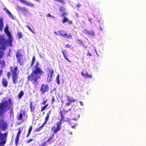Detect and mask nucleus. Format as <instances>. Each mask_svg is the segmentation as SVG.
<instances>
[{"instance_id": "obj_1", "label": "nucleus", "mask_w": 146, "mask_h": 146, "mask_svg": "<svg viewBox=\"0 0 146 146\" xmlns=\"http://www.w3.org/2000/svg\"><path fill=\"white\" fill-rule=\"evenodd\" d=\"M5 98H3V101L0 103V129L5 131L7 128L8 125L7 122L4 119V114L9 110L12 111L13 109V102L11 98L8 100H4Z\"/></svg>"}, {"instance_id": "obj_2", "label": "nucleus", "mask_w": 146, "mask_h": 146, "mask_svg": "<svg viewBox=\"0 0 146 146\" xmlns=\"http://www.w3.org/2000/svg\"><path fill=\"white\" fill-rule=\"evenodd\" d=\"M39 63L38 62H36L31 73L27 77L28 80L35 86L38 85V79H41L42 75L44 73V72L39 66Z\"/></svg>"}, {"instance_id": "obj_3", "label": "nucleus", "mask_w": 146, "mask_h": 146, "mask_svg": "<svg viewBox=\"0 0 146 146\" xmlns=\"http://www.w3.org/2000/svg\"><path fill=\"white\" fill-rule=\"evenodd\" d=\"M18 68L17 66H11L10 72L12 74V78L13 83L16 84L18 82V76L19 72L17 73Z\"/></svg>"}, {"instance_id": "obj_4", "label": "nucleus", "mask_w": 146, "mask_h": 146, "mask_svg": "<svg viewBox=\"0 0 146 146\" xmlns=\"http://www.w3.org/2000/svg\"><path fill=\"white\" fill-rule=\"evenodd\" d=\"M8 132L2 133L0 131V146H4L7 141Z\"/></svg>"}, {"instance_id": "obj_5", "label": "nucleus", "mask_w": 146, "mask_h": 146, "mask_svg": "<svg viewBox=\"0 0 146 146\" xmlns=\"http://www.w3.org/2000/svg\"><path fill=\"white\" fill-rule=\"evenodd\" d=\"M8 40L2 36H0V49L1 50H5L7 45Z\"/></svg>"}, {"instance_id": "obj_6", "label": "nucleus", "mask_w": 146, "mask_h": 146, "mask_svg": "<svg viewBox=\"0 0 146 146\" xmlns=\"http://www.w3.org/2000/svg\"><path fill=\"white\" fill-rule=\"evenodd\" d=\"M16 57L17 58V62H18L20 66L23 65V55L22 54V52L20 50H17L16 54Z\"/></svg>"}, {"instance_id": "obj_7", "label": "nucleus", "mask_w": 146, "mask_h": 146, "mask_svg": "<svg viewBox=\"0 0 146 146\" xmlns=\"http://www.w3.org/2000/svg\"><path fill=\"white\" fill-rule=\"evenodd\" d=\"M61 125L60 122H57L56 124L54 125L51 128V131L53 133H56L60 131Z\"/></svg>"}, {"instance_id": "obj_8", "label": "nucleus", "mask_w": 146, "mask_h": 146, "mask_svg": "<svg viewBox=\"0 0 146 146\" xmlns=\"http://www.w3.org/2000/svg\"><path fill=\"white\" fill-rule=\"evenodd\" d=\"M58 33L59 36L68 39H71L72 36L71 34H68L67 32L65 30H61L58 31Z\"/></svg>"}, {"instance_id": "obj_9", "label": "nucleus", "mask_w": 146, "mask_h": 146, "mask_svg": "<svg viewBox=\"0 0 146 146\" xmlns=\"http://www.w3.org/2000/svg\"><path fill=\"white\" fill-rule=\"evenodd\" d=\"M49 90V87L48 85L42 84L40 87V90L41 92V94L43 95L48 92Z\"/></svg>"}, {"instance_id": "obj_10", "label": "nucleus", "mask_w": 146, "mask_h": 146, "mask_svg": "<svg viewBox=\"0 0 146 146\" xmlns=\"http://www.w3.org/2000/svg\"><path fill=\"white\" fill-rule=\"evenodd\" d=\"M48 73L47 76V80L48 82H50L52 79V74L54 72L52 69L50 70L48 69Z\"/></svg>"}, {"instance_id": "obj_11", "label": "nucleus", "mask_w": 146, "mask_h": 146, "mask_svg": "<svg viewBox=\"0 0 146 146\" xmlns=\"http://www.w3.org/2000/svg\"><path fill=\"white\" fill-rule=\"evenodd\" d=\"M18 132L17 133L16 136L15 140V144L16 146H17L19 141V137L21 134L22 130L20 128H18Z\"/></svg>"}, {"instance_id": "obj_12", "label": "nucleus", "mask_w": 146, "mask_h": 146, "mask_svg": "<svg viewBox=\"0 0 146 146\" xmlns=\"http://www.w3.org/2000/svg\"><path fill=\"white\" fill-rule=\"evenodd\" d=\"M19 1L24 4L28 6L31 7H33L34 6V4L32 3L31 2H29L25 0H19Z\"/></svg>"}, {"instance_id": "obj_13", "label": "nucleus", "mask_w": 146, "mask_h": 146, "mask_svg": "<svg viewBox=\"0 0 146 146\" xmlns=\"http://www.w3.org/2000/svg\"><path fill=\"white\" fill-rule=\"evenodd\" d=\"M1 83L3 87H7L8 85V81L7 79L5 77H3L2 79Z\"/></svg>"}, {"instance_id": "obj_14", "label": "nucleus", "mask_w": 146, "mask_h": 146, "mask_svg": "<svg viewBox=\"0 0 146 146\" xmlns=\"http://www.w3.org/2000/svg\"><path fill=\"white\" fill-rule=\"evenodd\" d=\"M60 119L59 121L58 122H60L62 124V123L63 122H66V120L64 119V114L61 110L60 111Z\"/></svg>"}, {"instance_id": "obj_15", "label": "nucleus", "mask_w": 146, "mask_h": 146, "mask_svg": "<svg viewBox=\"0 0 146 146\" xmlns=\"http://www.w3.org/2000/svg\"><path fill=\"white\" fill-rule=\"evenodd\" d=\"M60 119L59 121L58 122H60L62 124V123L63 122H66V120L64 119V114L61 110L60 111Z\"/></svg>"}, {"instance_id": "obj_16", "label": "nucleus", "mask_w": 146, "mask_h": 146, "mask_svg": "<svg viewBox=\"0 0 146 146\" xmlns=\"http://www.w3.org/2000/svg\"><path fill=\"white\" fill-rule=\"evenodd\" d=\"M23 114L24 115L25 113L23 112V113H21L19 114L18 113L17 114V119L18 120H22L23 121H25V120H23L22 119V118L23 117Z\"/></svg>"}, {"instance_id": "obj_17", "label": "nucleus", "mask_w": 146, "mask_h": 146, "mask_svg": "<svg viewBox=\"0 0 146 146\" xmlns=\"http://www.w3.org/2000/svg\"><path fill=\"white\" fill-rule=\"evenodd\" d=\"M85 33L88 35H90L94 36L95 35L94 31L93 30L89 31L85 30Z\"/></svg>"}, {"instance_id": "obj_18", "label": "nucleus", "mask_w": 146, "mask_h": 146, "mask_svg": "<svg viewBox=\"0 0 146 146\" xmlns=\"http://www.w3.org/2000/svg\"><path fill=\"white\" fill-rule=\"evenodd\" d=\"M81 75L84 77L86 78H92V75H89L88 74V72H86L85 74L84 72L83 71H82L81 72Z\"/></svg>"}, {"instance_id": "obj_19", "label": "nucleus", "mask_w": 146, "mask_h": 146, "mask_svg": "<svg viewBox=\"0 0 146 146\" xmlns=\"http://www.w3.org/2000/svg\"><path fill=\"white\" fill-rule=\"evenodd\" d=\"M35 104L33 102H31L30 104V108L31 112H33L35 108Z\"/></svg>"}, {"instance_id": "obj_20", "label": "nucleus", "mask_w": 146, "mask_h": 146, "mask_svg": "<svg viewBox=\"0 0 146 146\" xmlns=\"http://www.w3.org/2000/svg\"><path fill=\"white\" fill-rule=\"evenodd\" d=\"M66 22H67L69 24H71L72 23L71 21L69 20L68 18L66 17H64L63 19L62 20V22L63 23H64Z\"/></svg>"}, {"instance_id": "obj_21", "label": "nucleus", "mask_w": 146, "mask_h": 146, "mask_svg": "<svg viewBox=\"0 0 146 146\" xmlns=\"http://www.w3.org/2000/svg\"><path fill=\"white\" fill-rule=\"evenodd\" d=\"M3 10L4 11L6 12L10 17L12 18V19H14L13 16L12 15L11 13L10 12V11L8 10L6 8H4L3 9Z\"/></svg>"}, {"instance_id": "obj_22", "label": "nucleus", "mask_w": 146, "mask_h": 146, "mask_svg": "<svg viewBox=\"0 0 146 146\" xmlns=\"http://www.w3.org/2000/svg\"><path fill=\"white\" fill-rule=\"evenodd\" d=\"M5 33L7 34V35L9 37V38L12 37L11 34L9 31L7 27L5 28Z\"/></svg>"}, {"instance_id": "obj_23", "label": "nucleus", "mask_w": 146, "mask_h": 146, "mask_svg": "<svg viewBox=\"0 0 146 146\" xmlns=\"http://www.w3.org/2000/svg\"><path fill=\"white\" fill-rule=\"evenodd\" d=\"M54 136V133H52L51 135L48 139L47 140H46L45 142H45V144L46 145V143L47 142H50V144H51V140L53 138Z\"/></svg>"}, {"instance_id": "obj_24", "label": "nucleus", "mask_w": 146, "mask_h": 146, "mask_svg": "<svg viewBox=\"0 0 146 146\" xmlns=\"http://www.w3.org/2000/svg\"><path fill=\"white\" fill-rule=\"evenodd\" d=\"M78 42V43L79 44H80L81 46H83L84 48H86L87 47V46H85L83 42L80 39H77L76 40Z\"/></svg>"}, {"instance_id": "obj_25", "label": "nucleus", "mask_w": 146, "mask_h": 146, "mask_svg": "<svg viewBox=\"0 0 146 146\" xmlns=\"http://www.w3.org/2000/svg\"><path fill=\"white\" fill-rule=\"evenodd\" d=\"M66 98H67V100L68 101L70 102V103H71L72 102H74L75 101V99L72 98V99H71L70 98V97L69 96H67Z\"/></svg>"}, {"instance_id": "obj_26", "label": "nucleus", "mask_w": 146, "mask_h": 146, "mask_svg": "<svg viewBox=\"0 0 146 146\" xmlns=\"http://www.w3.org/2000/svg\"><path fill=\"white\" fill-rule=\"evenodd\" d=\"M3 23L2 19H0V30L2 31L3 29Z\"/></svg>"}, {"instance_id": "obj_27", "label": "nucleus", "mask_w": 146, "mask_h": 146, "mask_svg": "<svg viewBox=\"0 0 146 146\" xmlns=\"http://www.w3.org/2000/svg\"><path fill=\"white\" fill-rule=\"evenodd\" d=\"M32 126H30L29 127V128L28 129V131L27 134V135L26 136V137H28L30 135V133H31V132L32 130Z\"/></svg>"}, {"instance_id": "obj_28", "label": "nucleus", "mask_w": 146, "mask_h": 146, "mask_svg": "<svg viewBox=\"0 0 146 146\" xmlns=\"http://www.w3.org/2000/svg\"><path fill=\"white\" fill-rule=\"evenodd\" d=\"M35 60H36V58H35V56H33L32 58L30 67H32V66H33Z\"/></svg>"}, {"instance_id": "obj_29", "label": "nucleus", "mask_w": 146, "mask_h": 146, "mask_svg": "<svg viewBox=\"0 0 146 146\" xmlns=\"http://www.w3.org/2000/svg\"><path fill=\"white\" fill-rule=\"evenodd\" d=\"M50 114V113H47L46 116L45 118V121L44 122L46 123L49 119Z\"/></svg>"}, {"instance_id": "obj_30", "label": "nucleus", "mask_w": 146, "mask_h": 146, "mask_svg": "<svg viewBox=\"0 0 146 146\" xmlns=\"http://www.w3.org/2000/svg\"><path fill=\"white\" fill-rule=\"evenodd\" d=\"M64 51H65L66 50H62L61 51H62V53L63 54V55L64 57V58H65L68 62H71V61H70L67 58V57H66V55L65 54V53H64Z\"/></svg>"}, {"instance_id": "obj_31", "label": "nucleus", "mask_w": 146, "mask_h": 146, "mask_svg": "<svg viewBox=\"0 0 146 146\" xmlns=\"http://www.w3.org/2000/svg\"><path fill=\"white\" fill-rule=\"evenodd\" d=\"M24 93L23 91H20V93L18 95V97L19 99H20L23 96Z\"/></svg>"}, {"instance_id": "obj_32", "label": "nucleus", "mask_w": 146, "mask_h": 146, "mask_svg": "<svg viewBox=\"0 0 146 146\" xmlns=\"http://www.w3.org/2000/svg\"><path fill=\"white\" fill-rule=\"evenodd\" d=\"M9 38V39L8 40V41H9V44L11 46H12V43L13 41V39L12 37H11V38Z\"/></svg>"}, {"instance_id": "obj_33", "label": "nucleus", "mask_w": 146, "mask_h": 146, "mask_svg": "<svg viewBox=\"0 0 146 146\" xmlns=\"http://www.w3.org/2000/svg\"><path fill=\"white\" fill-rule=\"evenodd\" d=\"M17 36L19 38H22V33L20 31H19L17 33Z\"/></svg>"}, {"instance_id": "obj_34", "label": "nucleus", "mask_w": 146, "mask_h": 146, "mask_svg": "<svg viewBox=\"0 0 146 146\" xmlns=\"http://www.w3.org/2000/svg\"><path fill=\"white\" fill-rule=\"evenodd\" d=\"M21 11L23 13H25L28 12V11L27 9L26 8L24 7H23V8Z\"/></svg>"}, {"instance_id": "obj_35", "label": "nucleus", "mask_w": 146, "mask_h": 146, "mask_svg": "<svg viewBox=\"0 0 146 146\" xmlns=\"http://www.w3.org/2000/svg\"><path fill=\"white\" fill-rule=\"evenodd\" d=\"M56 81L58 84H60L59 76L58 74L56 77Z\"/></svg>"}, {"instance_id": "obj_36", "label": "nucleus", "mask_w": 146, "mask_h": 146, "mask_svg": "<svg viewBox=\"0 0 146 146\" xmlns=\"http://www.w3.org/2000/svg\"><path fill=\"white\" fill-rule=\"evenodd\" d=\"M80 117V115L79 114H76L75 115V117L74 118L72 119L74 121H77L78 118Z\"/></svg>"}, {"instance_id": "obj_37", "label": "nucleus", "mask_w": 146, "mask_h": 146, "mask_svg": "<svg viewBox=\"0 0 146 146\" xmlns=\"http://www.w3.org/2000/svg\"><path fill=\"white\" fill-rule=\"evenodd\" d=\"M0 64L2 65V68L5 65V62L4 60H2V61H0Z\"/></svg>"}, {"instance_id": "obj_38", "label": "nucleus", "mask_w": 146, "mask_h": 146, "mask_svg": "<svg viewBox=\"0 0 146 146\" xmlns=\"http://www.w3.org/2000/svg\"><path fill=\"white\" fill-rule=\"evenodd\" d=\"M4 56L3 52L0 51V61H1V58L3 57Z\"/></svg>"}, {"instance_id": "obj_39", "label": "nucleus", "mask_w": 146, "mask_h": 146, "mask_svg": "<svg viewBox=\"0 0 146 146\" xmlns=\"http://www.w3.org/2000/svg\"><path fill=\"white\" fill-rule=\"evenodd\" d=\"M59 10L61 13H62V12H64L65 11V9L63 7H60L59 8Z\"/></svg>"}, {"instance_id": "obj_40", "label": "nucleus", "mask_w": 146, "mask_h": 146, "mask_svg": "<svg viewBox=\"0 0 146 146\" xmlns=\"http://www.w3.org/2000/svg\"><path fill=\"white\" fill-rule=\"evenodd\" d=\"M61 13L62 14L61 16V17H62L63 16L66 15H67V13H66L65 11H64V12H62V13Z\"/></svg>"}, {"instance_id": "obj_41", "label": "nucleus", "mask_w": 146, "mask_h": 146, "mask_svg": "<svg viewBox=\"0 0 146 146\" xmlns=\"http://www.w3.org/2000/svg\"><path fill=\"white\" fill-rule=\"evenodd\" d=\"M42 129L40 127H38L35 130V132H38L41 130Z\"/></svg>"}, {"instance_id": "obj_42", "label": "nucleus", "mask_w": 146, "mask_h": 146, "mask_svg": "<svg viewBox=\"0 0 146 146\" xmlns=\"http://www.w3.org/2000/svg\"><path fill=\"white\" fill-rule=\"evenodd\" d=\"M55 1H58V2L63 4L65 3V2L63 0H54Z\"/></svg>"}, {"instance_id": "obj_43", "label": "nucleus", "mask_w": 146, "mask_h": 146, "mask_svg": "<svg viewBox=\"0 0 146 146\" xmlns=\"http://www.w3.org/2000/svg\"><path fill=\"white\" fill-rule=\"evenodd\" d=\"M48 100L47 99L44 100V99L43 100V102L41 103V104L42 105H44L47 102Z\"/></svg>"}, {"instance_id": "obj_44", "label": "nucleus", "mask_w": 146, "mask_h": 146, "mask_svg": "<svg viewBox=\"0 0 146 146\" xmlns=\"http://www.w3.org/2000/svg\"><path fill=\"white\" fill-rule=\"evenodd\" d=\"M33 141V139H30L27 140L26 141V143H29L30 142L32 141Z\"/></svg>"}, {"instance_id": "obj_45", "label": "nucleus", "mask_w": 146, "mask_h": 146, "mask_svg": "<svg viewBox=\"0 0 146 146\" xmlns=\"http://www.w3.org/2000/svg\"><path fill=\"white\" fill-rule=\"evenodd\" d=\"M26 27L29 29L30 31L33 33H34L33 30L29 26H26Z\"/></svg>"}, {"instance_id": "obj_46", "label": "nucleus", "mask_w": 146, "mask_h": 146, "mask_svg": "<svg viewBox=\"0 0 146 146\" xmlns=\"http://www.w3.org/2000/svg\"><path fill=\"white\" fill-rule=\"evenodd\" d=\"M71 45H70L69 44H67L64 47L66 48H70L71 47Z\"/></svg>"}, {"instance_id": "obj_47", "label": "nucleus", "mask_w": 146, "mask_h": 146, "mask_svg": "<svg viewBox=\"0 0 146 146\" xmlns=\"http://www.w3.org/2000/svg\"><path fill=\"white\" fill-rule=\"evenodd\" d=\"M22 8V7H21L19 6L17 7V9L19 11H21Z\"/></svg>"}, {"instance_id": "obj_48", "label": "nucleus", "mask_w": 146, "mask_h": 146, "mask_svg": "<svg viewBox=\"0 0 146 146\" xmlns=\"http://www.w3.org/2000/svg\"><path fill=\"white\" fill-rule=\"evenodd\" d=\"M46 17H52L53 18H55L54 16H51L50 15V13H48V14H47V15H46Z\"/></svg>"}, {"instance_id": "obj_49", "label": "nucleus", "mask_w": 146, "mask_h": 146, "mask_svg": "<svg viewBox=\"0 0 146 146\" xmlns=\"http://www.w3.org/2000/svg\"><path fill=\"white\" fill-rule=\"evenodd\" d=\"M54 97V96H52V103H53L55 102Z\"/></svg>"}, {"instance_id": "obj_50", "label": "nucleus", "mask_w": 146, "mask_h": 146, "mask_svg": "<svg viewBox=\"0 0 146 146\" xmlns=\"http://www.w3.org/2000/svg\"><path fill=\"white\" fill-rule=\"evenodd\" d=\"M10 73H11V72L10 73L9 72H7V77L9 78H10Z\"/></svg>"}, {"instance_id": "obj_51", "label": "nucleus", "mask_w": 146, "mask_h": 146, "mask_svg": "<svg viewBox=\"0 0 146 146\" xmlns=\"http://www.w3.org/2000/svg\"><path fill=\"white\" fill-rule=\"evenodd\" d=\"M71 103H70L69 102H67L65 104V106H69L70 104Z\"/></svg>"}, {"instance_id": "obj_52", "label": "nucleus", "mask_w": 146, "mask_h": 146, "mask_svg": "<svg viewBox=\"0 0 146 146\" xmlns=\"http://www.w3.org/2000/svg\"><path fill=\"white\" fill-rule=\"evenodd\" d=\"M46 123L44 122L41 125L40 127L42 129L43 127H44V125H45Z\"/></svg>"}, {"instance_id": "obj_53", "label": "nucleus", "mask_w": 146, "mask_h": 146, "mask_svg": "<svg viewBox=\"0 0 146 146\" xmlns=\"http://www.w3.org/2000/svg\"><path fill=\"white\" fill-rule=\"evenodd\" d=\"M77 125V124L76 123V124L74 125H72L71 126V127L72 128H75V127H76Z\"/></svg>"}, {"instance_id": "obj_54", "label": "nucleus", "mask_w": 146, "mask_h": 146, "mask_svg": "<svg viewBox=\"0 0 146 146\" xmlns=\"http://www.w3.org/2000/svg\"><path fill=\"white\" fill-rule=\"evenodd\" d=\"M46 145L45 144V142H43L41 144V145L39 146H46Z\"/></svg>"}, {"instance_id": "obj_55", "label": "nucleus", "mask_w": 146, "mask_h": 146, "mask_svg": "<svg viewBox=\"0 0 146 146\" xmlns=\"http://www.w3.org/2000/svg\"><path fill=\"white\" fill-rule=\"evenodd\" d=\"M88 21H90V23H92V19L88 18Z\"/></svg>"}, {"instance_id": "obj_56", "label": "nucleus", "mask_w": 146, "mask_h": 146, "mask_svg": "<svg viewBox=\"0 0 146 146\" xmlns=\"http://www.w3.org/2000/svg\"><path fill=\"white\" fill-rule=\"evenodd\" d=\"M45 109L44 108V107L43 106L41 108V112L43 111Z\"/></svg>"}, {"instance_id": "obj_57", "label": "nucleus", "mask_w": 146, "mask_h": 146, "mask_svg": "<svg viewBox=\"0 0 146 146\" xmlns=\"http://www.w3.org/2000/svg\"><path fill=\"white\" fill-rule=\"evenodd\" d=\"M87 55L88 56H92V54H91L90 53V52H88V54H87Z\"/></svg>"}, {"instance_id": "obj_58", "label": "nucleus", "mask_w": 146, "mask_h": 146, "mask_svg": "<svg viewBox=\"0 0 146 146\" xmlns=\"http://www.w3.org/2000/svg\"><path fill=\"white\" fill-rule=\"evenodd\" d=\"M80 6H81V5L80 4L78 3L76 5V7H79Z\"/></svg>"}, {"instance_id": "obj_59", "label": "nucleus", "mask_w": 146, "mask_h": 146, "mask_svg": "<svg viewBox=\"0 0 146 146\" xmlns=\"http://www.w3.org/2000/svg\"><path fill=\"white\" fill-rule=\"evenodd\" d=\"M3 72L2 70H0V76L2 75L3 74Z\"/></svg>"}, {"instance_id": "obj_60", "label": "nucleus", "mask_w": 146, "mask_h": 146, "mask_svg": "<svg viewBox=\"0 0 146 146\" xmlns=\"http://www.w3.org/2000/svg\"><path fill=\"white\" fill-rule=\"evenodd\" d=\"M79 103L80 104V105L81 106H83V104L82 102L80 101Z\"/></svg>"}, {"instance_id": "obj_61", "label": "nucleus", "mask_w": 146, "mask_h": 146, "mask_svg": "<svg viewBox=\"0 0 146 146\" xmlns=\"http://www.w3.org/2000/svg\"><path fill=\"white\" fill-rule=\"evenodd\" d=\"M64 112L65 113H67L68 112V111L65 110H64Z\"/></svg>"}, {"instance_id": "obj_62", "label": "nucleus", "mask_w": 146, "mask_h": 146, "mask_svg": "<svg viewBox=\"0 0 146 146\" xmlns=\"http://www.w3.org/2000/svg\"><path fill=\"white\" fill-rule=\"evenodd\" d=\"M54 33L56 35H57V33L56 32L54 31Z\"/></svg>"}, {"instance_id": "obj_63", "label": "nucleus", "mask_w": 146, "mask_h": 146, "mask_svg": "<svg viewBox=\"0 0 146 146\" xmlns=\"http://www.w3.org/2000/svg\"><path fill=\"white\" fill-rule=\"evenodd\" d=\"M98 22H102V23L103 22V20H100V21L99 20H98Z\"/></svg>"}, {"instance_id": "obj_64", "label": "nucleus", "mask_w": 146, "mask_h": 146, "mask_svg": "<svg viewBox=\"0 0 146 146\" xmlns=\"http://www.w3.org/2000/svg\"><path fill=\"white\" fill-rule=\"evenodd\" d=\"M48 104H46L45 106L46 107H47L48 106Z\"/></svg>"}]
</instances>
